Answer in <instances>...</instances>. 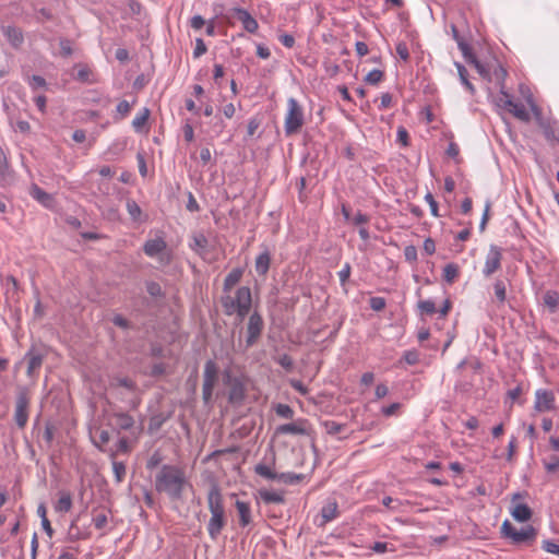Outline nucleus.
Masks as SVG:
<instances>
[{
  "label": "nucleus",
  "mask_w": 559,
  "mask_h": 559,
  "mask_svg": "<svg viewBox=\"0 0 559 559\" xmlns=\"http://www.w3.org/2000/svg\"><path fill=\"white\" fill-rule=\"evenodd\" d=\"M2 32L13 48L17 49L22 46L24 36L20 27L8 25L2 27Z\"/></svg>",
  "instance_id": "nucleus-16"
},
{
  "label": "nucleus",
  "mask_w": 559,
  "mask_h": 559,
  "mask_svg": "<svg viewBox=\"0 0 559 559\" xmlns=\"http://www.w3.org/2000/svg\"><path fill=\"white\" fill-rule=\"evenodd\" d=\"M459 276V266L455 263H449L443 269V280L448 284H452Z\"/></svg>",
  "instance_id": "nucleus-36"
},
{
  "label": "nucleus",
  "mask_w": 559,
  "mask_h": 559,
  "mask_svg": "<svg viewBox=\"0 0 559 559\" xmlns=\"http://www.w3.org/2000/svg\"><path fill=\"white\" fill-rule=\"evenodd\" d=\"M60 53L62 57H70L73 53L72 43L68 38H61L59 41Z\"/></svg>",
  "instance_id": "nucleus-48"
},
{
  "label": "nucleus",
  "mask_w": 559,
  "mask_h": 559,
  "mask_svg": "<svg viewBox=\"0 0 559 559\" xmlns=\"http://www.w3.org/2000/svg\"><path fill=\"white\" fill-rule=\"evenodd\" d=\"M205 52H206V46H205L203 39L202 38H198L195 40V48L193 50V57L194 58H199L200 56H202Z\"/></svg>",
  "instance_id": "nucleus-63"
},
{
  "label": "nucleus",
  "mask_w": 559,
  "mask_h": 559,
  "mask_svg": "<svg viewBox=\"0 0 559 559\" xmlns=\"http://www.w3.org/2000/svg\"><path fill=\"white\" fill-rule=\"evenodd\" d=\"M460 50L462 51L464 58L467 62H471L473 58L476 56L473 53L471 46L465 40H459L457 44Z\"/></svg>",
  "instance_id": "nucleus-47"
},
{
  "label": "nucleus",
  "mask_w": 559,
  "mask_h": 559,
  "mask_svg": "<svg viewBox=\"0 0 559 559\" xmlns=\"http://www.w3.org/2000/svg\"><path fill=\"white\" fill-rule=\"evenodd\" d=\"M404 255L406 261L408 262H416L417 261V249L415 246L409 245L406 246L404 249Z\"/></svg>",
  "instance_id": "nucleus-57"
},
{
  "label": "nucleus",
  "mask_w": 559,
  "mask_h": 559,
  "mask_svg": "<svg viewBox=\"0 0 559 559\" xmlns=\"http://www.w3.org/2000/svg\"><path fill=\"white\" fill-rule=\"evenodd\" d=\"M369 306L373 311H381L385 308V299L382 297H371Z\"/></svg>",
  "instance_id": "nucleus-50"
},
{
  "label": "nucleus",
  "mask_w": 559,
  "mask_h": 559,
  "mask_svg": "<svg viewBox=\"0 0 559 559\" xmlns=\"http://www.w3.org/2000/svg\"><path fill=\"white\" fill-rule=\"evenodd\" d=\"M112 469L117 483H121L126 476V465L123 462H118L116 459L112 460Z\"/></svg>",
  "instance_id": "nucleus-43"
},
{
  "label": "nucleus",
  "mask_w": 559,
  "mask_h": 559,
  "mask_svg": "<svg viewBox=\"0 0 559 559\" xmlns=\"http://www.w3.org/2000/svg\"><path fill=\"white\" fill-rule=\"evenodd\" d=\"M384 76V73L383 71L381 70H378V69H374L372 71H370L364 79V81L367 83V84H370V85H377L379 84L382 79Z\"/></svg>",
  "instance_id": "nucleus-42"
},
{
  "label": "nucleus",
  "mask_w": 559,
  "mask_h": 559,
  "mask_svg": "<svg viewBox=\"0 0 559 559\" xmlns=\"http://www.w3.org/2000/svg\"><path fill=\"white\" fill-rule=\"evenodd\" d=\"M274 409L277 416L285 419H293L295 414L294 409L287 404L278 403Z\"/></svg>",
  "instance_id": "nucleus-41"
},
{
  "label": "nucleus",
  "mask_w": 559,
  "mask_h": 559,
  "mask_svg": "<svg viewBox=\"0 0 559 559\" xmlns=\"http://www.w3.org/2000/svg\"><path fill=\"white\" fill-rule=\"evenodd\" d=\"M207 507L211 512L207 532L211 539L216 540L227 523L224 499L217 484H213L207 492Z\"/></svg>",
  "instance_id": "nucleus-2"
},
{
  "label": "nucleus",
  "mask_w": 559,
  "mask_h": 559,
  "mask_svg": "<svg viewBox=\"0 0 559 559\" xmlns=\"http://www.w3.org/2000/svg\"><path fill=\"white\" fill-rule=\"evenodd\" d=\"M254 472L261 476V477H264L266 479H271V480H277V473L273 472L271 469V467H269L267 465H264V464H258L255 465L254 467Z\"/></svg>",
  "instance_id": "nucleus-39"
},
{
  "label": "nucleus",
  "mask_w": 559,
  "mask_h": 559,
  "mask_svg": "<svg viewBox=\"0 0 559 559\" xmlns=\"http://www.w3.org/2000/svg\"><path fill=\"white\" fill-rule=\"evenodd\" d=\"M235 300L236 299L229 295L223 296L221 298V304L226 316H231L235 313L237 308Z\"/></svg>",
  "instance_id": "nucleus-37"
},
{
  "label": "nucleus",
  "mask_w": 559,
  "mask_h": 559,
  "mask_svg": "<svg viewBox=\"0 0 559 559\" xmlns=\"http://www.w3.org/2000/svg\"><path fill=\"white\" fill-rule=\"evenodd\" d=\"M72 508V497L70 492L62 491L60 492V497L55 504V510L60 513H67Z\"/></svg>",
  "instance_id": "nucleus-24"
},
{
  "label": "nucleus",
  "mask_w": 559,
  "mask_h": 559,
  "mask_svg": "<svg viewBox=\"0 0 559 559\" xmlns=\"http://www.w3.org/2000/svg\"><path fill=\"white\" fill-rule=\"evenodd\" d=\"M542 547L547 552L559 555V545L551 540H544Z\"/></svg>",
  "instance_id": "nucleus-62"
},
{
  "label": "nucleus",
  "mask_w": 559,
  "mask_h": 559,
  "mask_svg": "<svg viewBox=\"0 0 559 559\" xmlns=\"http://www.w3.org/2000/svg\"><path fill=\"white\" fill-rule=\"evenodd\" d=\"M288 110L285 118L284 130L287 136L296 134L304 126L305 118L301 106L295 98L287 102Z\"/></svg>",
  "instance_id": "nucleus-3"
},
{
  "label": "nucleus",
  "mask_w": 559,
  "mask_h": 559,
  "mask_svg": "<svg viewBox=\"0 0 559 559\" xmlns=\"http://www.w3.org/2000/svg\"><path fill=\"white\" fill-rule=\"evenodd\" d=\"M187 486L191 484L186 477V472L177 465L164 464L155 476L156 491L165 493L171 501L182 500Z\"/></svg>",
  "instance_id": "nucleus-1"
},
{
  "label": "nucleus",
  "mask_w": 559,
  "mask_h": 559,
  "mask_svg": "<svg viewBox=\"0 0 559 559\" xmlns=\"http://www.w3.org/2000/svg\"><path fill=\"white\" fill-rule=\"evenodd\" d=\"M117 385L119 386H122V388H126L130 391H134L136 389V384L133 380H131L130 378H118L117 379Z\"/></svg>",
  "instance_id": "nucleus-59"
},
{
  "label": "nucleus",
  "mask_w": 559,
  "mask_h": 559,
  "mask_svg": "<svg viewBox=\"0 0 559 559\" xmlns=\"http://www.w3.org/2000/svg\"><path fill=\"white\" fill-rule=\"evenodd\" d=\"M29 85L33 90L41 88L47 86L46 80L40 75H32L29 78Z\"/></svg>",
  "instance_id": "nucleus-53"
},
{
  "label": "nucleus",
  "mask_w": 559,
  "mask_h": 559,
  "mask_svg": "<svg viewBox=\"0 0 559 559\" xmlns=\"http://www.w3.org/2000/svg\"><path fill=\"white\" fill-rule=\"evenodd\" d=\"M31 193H32L34 199H36L38 202H40L46 207H50L52 205V203H53L52 195L47 193L46 191H44L41 188H39L36 185H34L32 187Z\"/></svg>",
  "instance_id": "nucleus-23"
},
{
  "label": "nucleus",
  "mask_w": 559,
  "mask_h": 559,
  "mask_svg": "<svg viewBox=\"0 0 559 559\" xmlns=\"http://www.w3.org/2000/svg\"><path fill=\"white\" fill-rule=\"evenodd\" d=\"M544 305L548 307L550 313H555L559 306V294L556 290H547L543 297Z\"/></svg>",
  "instance_id": "nucleus-27"
},
{
  "label": "nucleus",
  "mask_w": 559,
  "mask_h": 559,
  "mask_svg": "<svg viewBox=\"0 0 559 559\" xmlns=\"http://www.w3.org/2000/svg\"><path fill=\"white\" fill-rule=\"evenodd\" d=\"M93 523L97 530H103L108 523L107 514L104 512L96 514L93 518Z\"/></svg>",
  "instance_id": "nucleus-55"
},
{
  "label": "nucleus",
  "mask_w": 559,
  "mask_h": 559,
  "mask_svg": "<svg viewBox=\"0 0 559 559\" xmlns=\"http://www.w3.org/2000/svg\"><path fill=\"white\" fill-rule=\"evenodd\" d=\"M163 461V456L159 451H155L146 461V468L154 469L156 468Z\"/></svg>",
  "instance_id": "nucleus-49"
},
{
  "label": "nucleus",
  "mask_w": 559,
  "mask_h": 559,
  "mask_svg": "<svg viewBox=\"0 0 559 559\" xmlns=\"http://www.w3.org/2000/svg\"><path fill=\"white\" fill-rule=\"evenodd\" d=\"M25 360H27V370L26 374L28 377H34L36 371L41 367L44 361V355L37 350H35L34 347H32L24 357Z\"/></svg>",
  "instance_id": "nucleus-15"
},
{
  "label": "nucleus",
  "mask_w": 559,
  "mask_h": 559,
  "mask_svg": "<svg viewBox=\"0 0 559 559\" xmlns=\"http://www.w3.org/2000/svg\"><path fill=\"white\" fill-rule=\"evenodd\" d=\"M502 252L497 246H490L483 273L486 277L491 276L501 266Z\"/></svg>",
  "instance_id": "nucleus-9"
},
{
  "label": "nucleus",
  "mask_w": 559,
  "mask_h": 559,
  "mask_svg": "<svg viewBox=\"0 0 559 559\" xmlns=\"http://www.w3.org/2000/svg\"><path fill=\"white\" fill-rule=\"evenodd\" d=\"M109 425L112 426L117 433L122 430H130L134 426L132 416L124 412H114L108 416Z\"/></svg>",
  "instance_id": "nucleus-11"
},
{
  "label": "nucleus",
  "mask_w": 559,
  "mask_h": 559,
  "mask_svg": "<svg viewBox=\"0 0 559 559\" xmlns=\"http://www.w3.org/2000/svg\"><path fill=\"white\" fill-rule=\"evenodd\" d=\"M321 516L323 520L321 525H324L328 522L334 520L337 516V503L329 502L325 504L321 510Z\"/></svg>",
  "instance_id": "nucleus-29"
},
{
  "label": "nucleus",
  "mask_w": 559,
  "mask_h": 559,
  "mask_svg": "<svg viewBox=\"0 0 559 559\" xmlns=\"http://www.w3.org/2000/svg\"><path fill=\"white\" fill-rule=\"evenodd\" d=\"M350 270H352L350 264L345 263L343 269L338 272V277H340V282H341L342 286H345L346 282L348 281V278L350 276Z\"/></svg>",
  "instance_id": "nucleus-58"
},
{
  "label": "nucleus",
  "mask_w": 559,
  "mask_h": 559,
  "mask_svg": "<svg viewBox=\"0 0 559 559\" xmlns=\"http://www.w3.org/2000/svg\"><path fill=\"white\" fill-rule=\"evenodd\" d=\"M277 433L282 435H307L311 433V429L307 427V420L300 419L294 423L284 424L277 427Z\"/></svg>",
  "instance_id": "nucleus-13"
},
{
  "label": "nucleus",
  "mask_w": 559,
  "mask_h": 559,
  "mask_svg": "<svg viewBox=\"0 0 559 559\" xmlns=\"http://www.w3.org/2000/svg\"><path fill=\"white\" fill-rule=\"evenodd\" d=\"M29 395L26 386H19L15 401L14 421L20 429H23L28 419Z\"/></svg>",
  "instance_id": "nucleus-5"
},
{
  "label": "nucleus",
  "mask_w": 559,
  "mask_h": 559,
  "mask_svg": "<svg viewBox=\"0 0 559 559\" xmlns=\"http://www.w3.org/2000/svg\"><path fill=\"white\" fill-rule=\"evenodd\" d=\"M127 210L133 221H138L142 214V210L134 200L127 201Z\"/></svg>",
  "instance_id": "nucleus-44"
},
{
  "label": "nucleus",
  "mask_w": 559,
  "mask_h": 559,
  "mask_svg": "<svg viewBox=\"0 0 559 559\" xmlns=\"http://www.w3.org/2000/svg\"><path fill=\"white\" fill-rule=\"evenodd\" d=\"M225 383L230 385L228 392V402L231 404H240L246 397V389L241 380L238 378H231L227 371L225 373Z\"/></svg>",
  "instance_id": "nucleus-7"
},
{
  "label": "nucleus",
  "mask_w": 559,
  "mask_h": 559,
  "mask_svg": "<svg viewBox=\"0 0 559 559\" xmlns=\"http://www.w3.org/2000/svg\"><path fill=\"white\" fill-rule=\"evenodd\" d=\"M501 534L503 537L512 539L514 544L532 543L537 536V530L527 525L525 528L518 531L510 521L506 520L501 526Z\"/></svg>",
  "instance_id": "nucleus-4"
},
{
  "label": "nucleus",
  "mask_w": 559,
  "mask_h": 559,
  "mask_svg": "<svg viewBox=\"0 0 559 559\" xmlns=\"http://www.w3.org/2000/svg\"><path fill=\"white\" fill-rule=\"evenodd\" d=\"M235 506L239 515V525L241 527L250 525L252 523L250 504L248 502L237 500Z\"/></svg>",
  "instance_id": "nucleus-18"
},
{
  "label": "nucleus",
  "mask_w": 559,
  "mask_h": 559,
  "mask_svg": "<svg viewBox=\"0 0 559 559\" xmlns=\"http://www.w3.org/2000/svg\"><path fill=\"white\" fill-rule=\"evenodd\" d=\"M455 67L457 69V73H459V76H460V80H461L462 84L468 90V92L472 95H474L475 94V87H474V85L468 80V72H467L466 68L462 63H460V62H455Z\"/></svg>",
  "instance_id": "nucleus-30"
},
{
  "label": "nucleus",
  "mask_w": 559,
  "mask_h": 559,
  "mask_svg": "<svg viewBox=\"0 0 559 559\" xmlns=\"http://www.w3.org/2000/svg\"><path fill=\"white\" fill-rule=\"evenodd\" d=\"M259 496L262 499V501L267 504L285 502V498H284L283 493H281V492L270 491L267 489H261V490H259Z\"/></svg>",
  "instance_id": "nucleus-25"
},
{
  "label": "nucleus",
  "mask_w": 559,
  "mask_h": 559,
  "mask_svg": "<svg viewBox=\"0 0 559 559\" xmlns=\"http://www.w3.org/2000/svg\"><path fill=\"white\" fill-rule=\"evenodd\" d=\"M404 360L408 365H416L419 361V355L416 350H407L404 354Z\"/></svg>",
  "instance_id": "nucleus-64"
},
{
  "label": "nucleus",
  "mask_w": 559,
  "mask_h": 559,
  "mask_svg": "<svg viewBox=\"0 0 559 559\" xmlns=\"http://www.w3.org/2000/svg\"><path fill=\"white\" fill-rule=\"evenodd\" d=\"M545 468L548 473H556L559 469V457L551 455L549 461L545 462Z\"/></svg>",
  "instance_id": "nucleus-54"
},
{
  "label": "nucleus",
  "mask_w": 559,
  "mask_h": 559,
  "mask_svg": "<svg viewBox=\"0 0 559 559\" xmlns=\"http://www.w3.org/2000/svg\"><path fill=\"white\" fill-rule=\"evenodd\" d=\"M224 128H225V123H224L223 119L221 117L216 116L214 118L213 126H212L214 135L218 136L223 132Z\"/></svg>",
  "instance_id": "nucleus-61"
},
{
  "label": "nucleus",
  "mask_w": 559,
  "mask_h": 559,
  "mask_svg": "<svg viewBox=\"0 0 559 559\" xmlns=\"http://www.w3.org/2000/svg\"><path fill=\"white\" fill-rule=\"evenodd\" d=\"M306 478L304 474L296 473H281L277 475V480L284 484L293 485L302 481Z\"/></svg>",
  "instance_id": "nucleus-32"
},
{
  "label": "nucleus",
  "mask_w": 559,
  "mask_h": 559,
  "mask_svg": "<svg viewBox=\"0 0 559 559\" xmlns=\"http://www.w3.org/2000/svg\"><path fill=\"white\" fill-rule=\"evenodd\" d=\"M506 105L509 106L507 110L519 120L524 122H528L531 120V116L523 104L515 103L513 99H507Z\"/></svg>",
  "instance_id": "nucleus-17"
},
{
  "label": "nucleus",
  "mask_w": 559,
  "mask_h": 559,
  "mask_svg": "<svg viewBox=\"0 0 559 559\" xmlns=\"http://www.w3.org/2000/svg\"><path fill=\"white\" fill-rule=\"evenodd\" d=\"M110 440V433L105 429H96L95 436L92 437V441L96 448L100 451H106L104 448Z\"/></svg>",
  "instance_id": "nucleus-26"
},
{
  "label": "nucleus",
  "mask_w": 559,
  "mask_h": 559,
  "mask_svg": "<svg viewBox=\"0 0 559 559\" xmlns=\"http://www.w3.org/2000/svg\"><path fill=\"white\" fill-rule=\"evenodd\" d=\"M495 295L499 304H503L507 300V283L504 280H496L493 284Z\"/></svg>",
  "instance_id": "nucleus-33"
},
{
  "label": "nucleus",
  "mask_w": 559,
  "mask_h": 559,
  "mask_svg": "<svg viewBox=\"0 0 559 559\" xmlns=\"http://www.w3.org/2000/svg\"><path fill=\"white\" fill-rule=\"evenodd\" d=\"M242 274L243 271L240 267L231 270L224 280L223 290L229 293L240 282Z\"/></svg>",
  "instance_id": "nucleus-20"
},
{
  "label": "nucleus",
  "mask_w": 559,
  "mask_h": 559,
  "mask_svg": "<svg viewBox=\"0 0 559 559\" xmlns=\"http://www.w3.org/2000/svg\"><path fill=\"white\" fill-rule=\"evenodd\" d=\"M112 323L123 330H128L131 328V323L127 320L122 314H115L111 319Z\"/></svg>",
  "instance_id": "nucleus-51"
},
{
  "label": "nucleus",
  "mask_w": 559,
  "mask_h": 559,
  "mask_svg": "<svg viewBox=\"0 0 559 559\" xmlns=\"http://www.w3.org/2000/svg\"><path fill=\"white\" fill-rule=\"evenodd\" d=\"M271 255L269 251L260 253L255 259V271L259 275H265L269 272Z\"/></svg>",
  "instance_id": "nucleus-22"
},
{
  "label": "nucleus",
  "mask_w": 559,
  "mask_h": 559,
  "mask_svg": "<svg viewBox=\"0 0 559 559\" xmlns=\"http://www.w3.org/2000/svg\"><path fill=\"white\" fill-rule=\"evenodd\" d=\"M131 110V104L127 100H121L117 105V112L120 115V118H124Z\"/></svg>",
  "instance_id": "nucleus-60"
},
{
  "label": "nucleus",
  "mask_w": 559,
  "mask_h": 559,
  "mask_svg": "<svg viewBox=\"0 0 559 559\" xmlns=\"http://www.w3.org/2000/svg\"><path fill=\"white\" fill-rule=\"evenodd\" d=\"M235 302L237 307H250L252 305L251 290L248 286H241L236 292Z\"/></svg>",
  "instance_id": "nucleus-21"
},
{
  "label": "nucleus",
  "mask_w": 559,
  "mask_h": 559,
  "mask_svg": "<svg viewBox=\"0 0 559 559\" xmlns=\"http://www.w3.org/2000/svg\"><path fill=\"white\" fill-rule=\"evenodd\" d=\"M396 53L403 61L407 62L409 60V51L406 43L400 41L396 45Z\"/></svg>",
  "instance_id": "nucleus-52"
},
{
  "label": "nucleus",
  "mask_w": 559,
  "mask_h": 559,
  "mask_svg": "<svg viewBox=\"0 0 559 559\" xmlns=\"http://www.w3.org/2000/svg\"><path fill=\"white\" fill-rule=\"evenodd\" d=\"M555 408V395L550 390H537L535 393L534 409L538 413Z\"/></svg>",
  "instance_id": "nucleus-10"
},
{
  "label": "nucleus",
  "mask_w": 559,
  "mask_h": 559,
  "mask_svg": "<svg viewBox=\"0 0 559 559\" xmlns=\"http://www.w3.org/2000/svg\"><path fill=\"white\" fill-rule=\"evenodd\" d=\"M511 515L518 522H527L533 515L532 509L525 503H518L511 510Z\"/></svg>",
  "instance_id": "nucleus-19"
},
{
  "label": "nucleus",
  "mask_w": 559,
  "mask_h": 559,
  "mask_svg": "<svg viewBox=\"0 0 559 559\" xmlns=\"http://www.w3.org/2000/svg\"><path fill=\"white\" fill-rule=\"evenodd\" d=\"M145 287H146V292L148 293L150 296H152L154 298L165 297V293L163 292L159 283L154 282V281H147L145 283Z\"/></svg>",
  "instance_id": "nucleus-38"
},
{
  "label": "nucleus",
  "mask_w": 559,
  "mask_h": 559,
  "mask_svg": "<svg viewBox=\"0 0 559 559\" xmlns=\"http://www.w3.org/2000/svg\"><path fill=\"white\" fill-rule=\"evenodd\" d=\"M323 426L329 435H336L345 428V424H338L334 420H326Z\"/></svg>",
  "instance_id": "nucleus-45"
},
{
  "label": "nucleus",
  "mask_w": 559,
  "mask_h": 559,
  "mask_svg": "<svg viewBox=\"0 0 559 559\" xmlns=\"http://www.w3.org/2000/svg\"><path fill=\"white\" fill-rule=\"evenodd\" d=\"M209 240L204 234L199 233L193 236V246L191 247L194 251L201 253L206 249Z\"/></svg>",
  "instance_id": "nucleus-40"
},
{
  "label": "nucleus",
  "mask_w": 559,
  "mask_h": 559,
  "mask_svg": "<svg viewBox=\"0 0 559 559\" xmlns=\"http://www.w3.org/2000/svg\"><path fill=\"white\" fill-rule=\"evenodd\" d=\"M166 248H167L166 241L162 237H157L154 239H148L143 246V251L147 257H151V258L162 254L160 261L164 263H169L170 254H166V257L164 254Z\"/></svg>",
  "instance_id": "nucleus-8"
},
{
  "label": "nucleus",
  "mask_w": 559,
  "mask_h": 559,
  "mask_svg": "<svg viewBox=\"0 0 559 559\" xmlns=\"http://www.w3.org/2000/svg\"><path fill=\"white\" fill-rule=\"evenodd\" d=\"M264 328V321L258 311H254L248 320L246 346L252 347L259 341Z\"/></svg>",
  "instance_id": "nucleus-6"
},
{
  "label": "nucleus",
  "mask_w": 559,
  "mask_h": 559,
  "mask_svg": "<svg viewBox=\"0 0 559 559\" xmlns=\"http://www.w3.org/2000/svg\"><path fill=\"white\" fill-rule=\"evenodd\" d=\"M425 200L428 202L429 206H430V211H431V214L436 217H439L440 214H439V209H438V203L437 201L435 200L433 195L428 192L426 195H425Z\"/></svg>",
  "instance_id": "nucleus-56"
},
{
  "label": "nucleus",
  "mask_w": 559,
  "mask_h": 559,
  "mask_svg": "<svg viewBox=\"0 0 559 559\" xmlns=\"http://www.w3.org/2000/svg\"><path fill=\"white\" fill-rule=\"evenodd\" d=\"M233 13L234 16L242 23L243 28L248 33L254 34L258 31L259 24L257 20L246 9L234 8Z\"/></svg>",
  "instance_id": "nucleus-12"
},
{
  "label": "nucleus",
  "mask_w": 559,
  "mask_h": 559,
  "mask_svg": "<svg viewBox=\"0 0 559 559\" xmlns=\"http://www.w3.org/2000/svg\"><path fill=\"white\" fill-rule=\"evenodd\" d=\"M167 419H168V416H165L163 413L153 415L150 418L148 431L155 432V431L159 430Z\"/></svg>",
  "instance_id": "nucleus-34"
},
{
  "label": "nucleus",
  "mask_w": 559,
  "mask_h": 559,
  "mask_svg": "<svg viewBox=\"0 0 559 559\" xmlns=\"http://www.w3.org/2000/svg\"><path fill=\"white\" fill-rule=\"evenodd\" d=\"M131 451V448L129 445V441L126 437H122L118 440L116 444V449H110L108 451L109 456L111 460L116 459L118 453H129Z\"/></svg>",
  "instance_id": "nucleus-31"
},
{
  "label": "nucleus",
  "mask_w": 559,
  "mask_h": 559,
  "mask_svg": "<svg viewBox=\"0 0 559 559\" xmlns=\"http://www.w3.org/2000/svg\"><path fill=\"white\" fill-rule=\"evenodd\" d=\"M417 307L423 313L427 314H433L437 311L432 300H421L418 302Z\"/></svg>",
  "instance_id": "nucleus-46"
},
{
  "label": "nucleus",
  "mask_w": 559,
  "mask_h": 559,
  "mask_svg": "<svg viewBox=\"0 0 559 559\" xmlns=\"http://www.w3.org/2000/svg\"><path fill=\"white\" fill-rule=\"evenodd\" d=\"M12 178V171L3 148L0 146V179L9 181Z\"/></svg>",
  "instance_id": "nucleus-28"
},
{
  "label": "nucleus",
  "mask_w": 559,
  "mask_h": 559,
  "mask_svg": "<svg viewBox=\"0 0 559 559\" xmlns=\"http://www.w3.org/2000/svg\"><path fill=\"white\" fill-rule=\"evenodd\" d=\"M218 381V367L216 362L209 359L204 365L202 386L214 389Z\"/></svg>",
  "instance_id": "nucleus-14"
},
{
  "label": "nucleus",
  "mask_w": 559,
  "mask_h": 559,
  "mask_svg": "<svg viewBox=\"0 0 559 559\" xmlns=\"http://www.w3.org/2000/svg\"><path fill=\"white\" fill-rule=\"evenodd\" d=\"M150 115H151V111L148 108H143V110L141 111L140 115H138L133 121H132V127L134 128L135 131L140 132L142 130V128L145 126V123L147 122L148 118H150Z\"/></svg>",
  "instance_id": "nucleus-35"
}]
</instances>
